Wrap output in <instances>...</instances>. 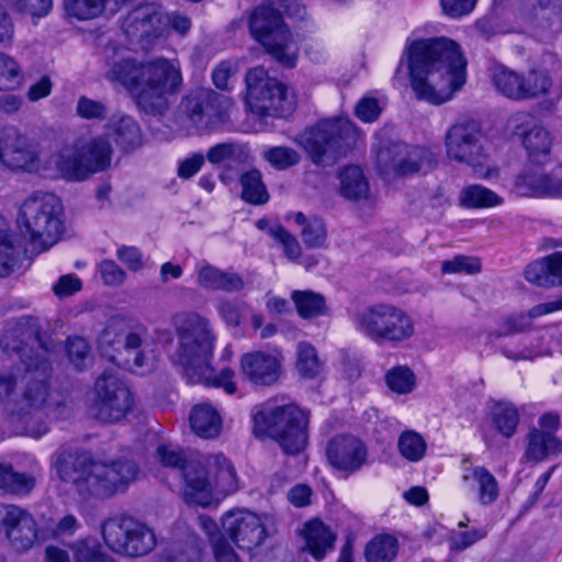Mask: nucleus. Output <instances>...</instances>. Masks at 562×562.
Here are the masks:
<instances>
[{
	"mask_svg": "<svg viewBox=\"0 0 562 562\" xmlns=\"http://www.w3.org/2000/svg\"><path fill=\"white\" fill-rule=\"evenodd\" d=\"M0 165L15 173H37L41 155L36 145L14 126L0 132Z\"/></svg>",
	"mask_w": 562,
	"mask_h": 562,
	"instance_id": "obj_16",
	"label": "nucleus"
},
{
	"mask_svg": "<svg viewBox=\"0 0 562 562\" xmlns=\"http://www.w3.org/2000/svg\"><path fill=\"white\" fill-rule=\"evenodd\" d=\"M210 464L214 470V479L212 481L213 488L217 490V492L223 495L237 491V475L231 461L226 457L216 454L212 458Z\"/></svg>",
	"mask_w": 562,
	"mask_h": 562,
	"instance_id": "obj_42",
	"label": "nucleus"
},
{
	"mask_svg": "<svg viewBox=\"0 0 562 562\" xmlns=\"http://www.w3.org/2000/svg\"><path fill=\"white\" fill-rule=\"evenodd\" d=\"M0 346L8 355L19 357L27 374L22 396L11 411L10 423L18 435L40 438L48 431L38 413L49 396L53 370L49 358L56 344L42 330L38 318L23 316L5 328Z\"/></svg>",
	"mask_w": 562,
	"mask_h": 562,
	"instance_id": "obj_1",
	"label": "nucleus"
},
{
	"mask_svg": "<svg viewBox=\"0 0 562 562\" xmlns=\"http://www.w3.org/2000/svg\"><path fill=\"white\" fill-rule=\"evenodd\" d=\"M522 458L526 462L541 463L562 453V440L551 431L532 427L525 438Z\"/></svg>",
	"mask_w": 562,
	"mask_h": 562,
	"instance_id": "obj_29",
	"label": "nucleus"
},
{
	"mask_svg": "<svg viewBox=\"0 0 562 562\" xmlns=\"http://www.w3.org/2000/svg\"><path fill=\"white\" fill-rule=\"evenodd\" d=\"M189 420L192 430L201 438H215L222 430L220 413L206 403L195 405L191 411Z\"/></svg>",
	"mask_w": 562,
	"mask_h": 562,
	"instance_id": "obj_36",
	"label": "nucleus"
},
{
	"mask_svg": "<svg viewBox=\"0 0 562 562\" xmlns=\"http://www.w3.org/2000/svg\"><path fill=\"white\" fill-rule=\"evenodd\" d=\"M2 522L7 538L15 550L27 551L37 541V524L25 509L8 506Z\"/></svg>",
	"mask_w": 562,
	"mask_h": 562,
	"instance_id": "obj_24",
	"label": "nucleus"
},
{
	"mask_svg": "<svg viewBox=\"0 0 562 562\" xmlns=\"http://www.w3.org/2000/svg\"><path fill=\"white\" fill-rule=\"evenodd\" d=\"M296 370L305 379H314L322 371L316 349L308 342H300L296 350Z\"/></svg>",
	"mask_w": 562,
	"mask_h": 562,
	"instance_id": "obj_48",
	"label": "nucleus"
},
{
	"mask_svg": "<svg viewBox=\"0 0 562 562\" xmlns=\"http://www.w3.org/2000/svg\"><path fill=\"white\" fill-rule=\"evenodd\" d=\"M94 461L90 453L79 449H61L55 454L54 467L59 479L71 484L82 499L92 497Z\"/></svg>",
	"mask_w": 562,
	"mask_h": 562,
	"instance_id": "obj_18",
	"label": "nucleus"
},
{
	"mask_svg": "<svg viewBox=\"0 0 562 562\" xmlns=\"http://www.w3.org/2000/svg\"><path fill=\"white\" fill-rule=\"evenodd\" d=\"M303 537L305 539V549L316 560H322L327 551L334 548V533L318 519L305 524Z\"/></svg>",
	"mask_w": 562,
	"mask_h": 562,
	"instance_id": "obj_35",
	"label": "nucleus"
},
{
	"mask_svg": "<svg viewBox=\"0 0 562 562\" xmlns=\"http://www.w3.org/2000/svg\"><path fill=\"white\" fill-rule=\"evenodd\" d=\"M492 82L501 94L515 101L547 94L552 83L546 71L532 69L524 75L504 66L494 68Z\"/></svg>",
	"mask_w": 562,
	"mask_h": 562,
	"instance_id": "obj_17",
	"label": "nucleus"
},
{
	"mask_svg": "<svg viewBox=\"0 0 562 562\" xmlns=\"http://www.w3.org/2000/svg\"><path fill=\"white\" fill-rule=\"evenodd\" d=\"M513 191L519 196H555V175H549L539 168L526 169L514 179Z\"/></svg>",
	"mask_w": 562,
	"mask_h": 562,
	"instance_id": "obj_30",
	"label": "nucleus"
},
{
	"mask_svg": "<svg viewBox=\"0 0 562 562\" xmlns=\"http://www.w3.org/2000/svg\"><path fill=\"white\" fill-rule=\"evenodd\" d=\"M139 469L128 459H116L110 462L98 461L94 465V481L92 496L110 498L117 493L125 492L136 480Z\"/></svg>",
	"mask_w": 562,
	"mask_h": 562,
	"instance_id": "obj_19",
	"label": "nucleus"
},
{
	"mask_svg": "<svg viewBox=\"0 0 562 562\" xmlns=\"http://www.w3.org/2000/svg\"><path fill=\"white\" fill-rule=\"evenodd\" d=\"M19 250L14 246L13 235L0 231V277H7L18 266Z\"/></svg>",
	"mask_w": 562,
	"mask_h": 562,
	"instance_id": "obj_53",
	"label": "nucleus"
},
{
	"mask_svg": "<svg viewBox=\"0 0 562 562\" xmlns=\"http://www.w3.org/2000/svg\"><path fill=\"white\" fill-rule=\"evenodd\" d=\"M35 486V479L31 475L13 470L9 463H0V490L10 494L23 495L30 493Z\"/></svg>",
	"mask_w": 562,
	"mask_h": 562,
	"instance_id": "obj_43",
	"label": "nucleus"
},
{
	"mask_svg": "<svg viewBox=\"0 0 562 562\" xmlns=\"http://www.w3.org/2000/svg\"><path fill=\"white\" fill-rule=\"evenodd\" d=\"M94 392V415L103 423L120 422L133 407L128 386L112 372L105 371L97 379Z\"/></svg>",
	"mask_w": 562,
	"mask_h": 562,
	"instance_id": "obj_14",
	"label": "nucleus"
},
{
	"mask_svg": "<svg viewBox=\"0 0 562 562\" xmlns=\"http://www.w3.org/2000/svg\"><path fill=\"white\" fill-rule=\"evenodd\" d=\"M60 200L52 193L36 192L20 206L18 224L32 248L46 251L61 238L65 227Z\"/></svg>",
	"mask_w": 562,
	"mask_h": 562,
	"instance_id": "obj_6",
	"label": "nucleus"
},
{
	"mask_svg": "<svg viewBox=\"0 0 562 562\" xmlns=\"http://www.w3.org/2000/svg\"><path fill=\"white\" fill-rule=\"evenodd\" d=\"M109 2L110 0H63L67 15L79 21L100 16Z\"/></svg>",
	"mask_w": 562,
	"mask_h": 562,
	"instance_id": "obj_46",
	"label": "nucleus"
},
{
	"mask_svg": "<svg viewBox=\"0 0 562 562\" xmlns=\"http://www.w3.org/2000/svg\"><path fill=\"white\" fill-rule=\"evenodd\" d=\"M405 52L411 87L418 100L442 104L465 83L467 60L454 41L447 37L415 40Z\"/></svg>",
	"mask_w": 562,
	"mask_h": 562,
	"instance_id": "obj_2",
	"label": "nucleus"
},
{
	"mask_svg": "<svg viewBox=\"0 0 562 562\" xmlns=\"http://www.w3.org/2000/svg\"><path fill=\"white\" fill-rule=\"evenodd\" d=\"M103 283L108 286H120L126 279V272L114 261L104 259L99 265Z\"/></svg>",
	"mask_w": 562,
	"mask_h": 562,
	"instance_id": "obj_63",
	"label": "nucleus"
},
{
	"mask_svg": "<svg viewBox=\"0 0 562 562\" xmlns=\"http://www.w3.org/2000/svg\"><path fill=\"white\" fill-rule=\"evenodd\" d=\"M352 324L360 335L378 345L400 346L416 333L415 322L406 310L384 302L356 311Z\"/></svg>",
	"mask_w": 562,
	"mask_h": 562,
	"instance_id": "obj_7",
	"label": "nucleus"
},
{
	"mask_svg": "<svg viewBox=\"0 0 562 562\" xmlns=\"http://www.w3.org/2000/svg\"><path fill=\"white\" fill-rule=\"evenodd\" d=\"M75 562H113V559L103 552L100 543L93 538H86L70 546Z\"/></svg>",
	"mask_w": 562,
	"mask_h": 562,
	"instance_id": "obj_47",
	"label": "nucleus"
},
{
	"mask_svg": "<svg viewBox=\"0 0 562 562\" xmlns=\"http://www.w3.org/2000/svg\"><path fill=\"white\" fill-rule=\"evenodd\" d=\"M397 447L404 459L409 462H418L425 457L427 443L418 432L405 430L398 438Z\"/></svg>",
	"mask_w": 562,
	"mask_h": 562,
	"instance_id": "obj_49",
	"label": "nucleus"
},
{
	"mask_svg": "<svg viewBox=\"0 0 562 562\" xmlns=\"http://www.w3.org/2000/svg\"><path fill=\"white\" fill-rule=\"evenodd\" d=\"M461 530L453 531L450 537V549L453 551H463L474 543L486 537V530L484 528L468 527L463 521L459 522Z\"/></svg>",
	"mask_w": 562,
	"mask_h": 562,
	"instance_id": "obj_52",
	"label": "nucleus"
},
{
	"mask_svg": "<svg viewBox=\"0 0 562 562\" xmlns=\"http://www.w3.org/2000/svg\"><path fill=\"white\" fill-rule=\"evenodd\" d=\"M196 282L201 288L211 291L239 292L245 288L240 274L211 265H204L198 270Z\"/></svg>",
	"mask_w": 562,
	"mask_h": 562,
	"instance_id": "obj_32",
	"label": "nucleus"
},
{
	"mask_svg": "<svg viewBox=\"0 0 562 562\" xmlns=\"http://www.w3.org/2000/svg\"><path fill=\"white\" fill-rule=\"evenodd\" d=\"M460 202L465 207L481 209L499 205L503 199L481 184H472L461 191Z\"/></svg>",
	"mask_w": 562,
	"mask_h": 562,
	"instance_id": "obj_45",
	"label": "nucleus"
},
{
	"mask_svg": "<svg viewBox=\"0 0 562 562\" xmlns=\"http://www.w3.org/2000/svg\"><path fill=\"white\" fill-rule=\"evenodd\" d=\"M461 483L482 507L494 505L501 495V486L497 479L483 465H464Z\"/></svg>",
	"mask_w": 562,
	"mask_h": 562,
	"instance_id": "obj_25",
	"label": "nucleus"
},
{
	"mask_svg": "<svg viewBox=\"0 0 562 562\" xmlns=\"http://www.w3.org/2000/svg\"><path fill=\"white\" fill-rule=\"evenodd\" d=\"M340 193L348 200H362L369 196V183L357 166L346 167L339 175Z\"/></svg>",
	"mask_w": 562,
	"mask_h": 562,
	"instance_id": "obj_40",
	"label": "nucleus"
},
{
	"mask_svg": "<svg viewBox=\"0 0 562 562\" xmlns=\"http://www.w3.org/2000/svg\"><path fill=\"white\" fill-rule=\"evenodd\" d=\"M181 106L190 125L210 131L223 122V95L210 89H199L182 99Z\"/></svg>",
	"mask_w": 562,
	"mask_h": 562,
	"instance_id": "obj_20",
	"label": "nucleus"
},
{
	"mask_svg": "<svg viewBox=\"0 0 562 562\" xmlns=\"http://www.w3.org/2000/svg\"><path fill=\"white\" fill-rule=\"evenodd\" d=\"M299 316L303 319H313L328 313L326 299L323 294L312 290H294L291 293Z\"/></svg>",
	"mask_w": 562,
	"mask_h": 562,
	"instance_id": "obj_38",
	"label": "nucleus"
},
{
	"mask_svg": "<svg viewBox=\"0 0 562 562\" xmlns=\"http://www.w3.org/2000/svg\"><path fill=\"white\" fill-rule=\"evenodd\" d=\"M66 349L69 361L76 369L82 370L86 368L91 356L90 346L86 339L81 337L68 338Z\"/></svg>",
	"mask_w": 562,
	"mask_h": 562,
	"instance_id": "obj_59",
	"label": "nucleus"
},
{
	"mask_svg": "<svg viewBox=\"0 0 562 562\" xmlns=\"http://www.w3.org/2000/svg\"><path fill=\"white\" fill-rule=\"evenodd\" d=\"M296 225L301 226V237L307 248L322 247L327 238V229L325 222L317 216L307 217L302 212L293 214Z\"/></svg>",
	"mask_w": 562,
	"mask_h": 562,
	"instance_id": "obj_41",
	"label": "nucleus"
},
{
	"mask_svg": "<svg viewBox=\"0 0 562 562\" xmlns=\"http://www.w3.org/2000/svg\"><path fill=\"white\" fill-rule=\"evenodd\" d=\"M156 453L160 463L166 468L183 471L189 463L184 451L172 445H160L157 447Z\"/></svg>",
	"mask_w": 562,
	"mask_h": 562,
	"instance_id": "obj_60",
	"label": "nucleus"
},
{
	"mask_svg": "<svg viewBox=\"0 0 562 562\" xmlns=\"http://www.w3.org/2000/svg\"><path fill=\"white\" fill-rule=\"evenodd\" d=\"M250 158L249 149L246 145L235 142L218 143L206 153V159L213 165L225 164L229 168L241 166L248 162Z\"/></svg>",
	"mask_w": 562,
	"mask_h": 562,
	"instance_id": "obj_37",
	"label": "nucleus"
},
{
	"mask_svg": "<svg viewBox=\"0 0 562 562\" xmlns=\"http://www.w3.org/2000/svg\"><path fill=\"white\" fill-rule=\"evenodd\" d=\"M477 0H440L439 4L442 13L450 19H459L470 14Z\"/></svg>",
	"mask_w": 562,
	"mask_h": 562,
	"instance_id": "obj_64",
	"label": "nucleus"
},
{
	"mask_svg": "<svg viewBox=\"0 0 562 562\" xmlns=\"http://www.w3.org/2000/svg\"><path fill=\"white\" fill-rule=\"evenodd\" d=\"M550 270L547 257L530 262L524 271L527 281L543 288H551Z\"/></svg>",
	"mask_w": 562,
	"mask_h": 562,
	"instance_id": "obj_62",
	"label": "nucleus"
},
{
	"mask_svg": "<svg viewBox=\"0 0 562 562\" xmlns=\"http://www.w3.org/2000/svg\"><path fill=\"white\" fill-rule=\"evenodd\" d=\"M387 386L398 394L411 393L415 386V375L407 367H395L385 375Z\"/></svg>",
	"mask_w": 562,
	"mask_h": 562,
	"instance_id": "obj_55",
	"label": "nucleus"
},
{
	"mask_svg": "<svg viewBox=\"0 0 562 562\" xmlns=\"http://www.w3.org/2000/svg\"><path fill=\"white\" fill-rule=\"evenodd\" d=\"M396 555V539L380 536L372 539L366 548L368 562H390Z\"/></svg>",
	"mask_w": 562,
	"mask_h": 562,
	"instance_id": "obj_51",
	"label": "nucleus"
},
{
	"mask_svg": "<svg viewBox=\"0 0 562 562\" xmlns=\"http://www.w3.org/2000/svg\"><path fill=\"white\" fill-rule=\"evenodd\" d=\"M76 114L86 121L102 122L108 119L109 108L100 101L91 99L87 95L79 97L76 104Z\"/></svg>",
	"mask_w": 562,
	"mask_h": 562,
	"instance_id": "obj_54",
	"label": "nucleus"
},
{
	"mask_svg": "<svg viewBox=\"0 0 562 562\" xmlns=\"http://www.w3.org/2000/svg\"><path fill=\"white\" fill-rule=\"evenodd\" d=\"M246 102L251 112L260 116H283L292 109L286 87L268 76L262 66L250 69L245 77Z\"/></svg>",
	"mask_w": 562,
	"mask_h": 562,
	"instance_id": "obj_13",
	"label": "nucleus"
},
{
	"mask_svg": "<svg viewBox=\"0 0 562 562\" xmlns=\"http://www.w3.org/2000/svg\"><path fill=\"white\" fill-rule=\"evenodd\" d=\"M493 425L505 438H512L517 430L520 415L518 408L512 403H498L492 414Z\"/></svg>",
	"mask_w": 562,
	"mask_h": 562,
	"instance_id": "obj_44",
	"label": "nucleus"
},
{
	"mask_svg": "<svg viewBox=\"0 0 562 562\" xmlns=\"http://www.w3.org/2000/svg\"><path fill=\"white\" fill-rule=\"evenodd\" d=\"M20 82V70L14 59L0 53V90H10Z\"/></svg>",
	"mask_w": 562,
	"mask_h": 562,
	"instance_id": "obj_61",
	"label": "nucleus"
},
{
	"mask_svg": "<svg viewBox=\"0 0 562 562\" xmlns=\"http://www.w3.org/2000/svg\"><path fill=\"white\" fill-rule=\"evenodd\" d=\"M240 198L248 204L262 205L269 201V192L258 169H250L239 177Z\"/></svg>",
	"mask_w": 562,
	"mask_h": 562,
	"instance_id": "obj_39",
	"label": "nucleus"
},
{
	"mask_svg": "<svg viewBox=\"0 0 562 562\" xmlns=\"http://www.w3.org/2000/svg\"><path fill=\"white\" fill-rule=\"evenodd\" d=\"M98 347L103 357L133 373L144 375L155 369L149 333L142 324L111 318L99 335Z\"/></svg>",
	"mask_w": 562,
	"mask_h": 562,
	"instance_id": "obj_5",
	"label": "nucleus"
},
{
	"mask_svg": "<svg viewBox=\"0 0 562 562\" xmlns=\"http://www.w3.org/2000/svg\"><path fill=\"white\" fill-rule=\"evenodd\" d=\"M109 128L112 131L114 143L123 151L134 150L143 144L140 127L130 115H113Z\"/></svg>",
	"mask_w": 562,
	"mask_h": 562,
	"instance_id": "obj_33",
	"label": "nucleus"
},
{
	"mask_svg": "<svg viewBox=\"0 0 562 562\" xmlns=\"http://www.w3.org/2000/svg\"><path fill=\"white\" fill-rule=\"evenodd\" d=\"M184 497L188 503L207 506L212 502L213 483L200 462H189L183 470Z\"/></svg>",
	"mask_w": 562,
	"mask_h": 562,
	"instance_id": "obj_31",
	"label": "nucleus"
},
{
	"mask_svg": "<svg viewBox=\"0 0 562 562\" xmlns=\"http://www.w3.org/2000/svg\"><path fill=\"white\" fill-rule=\"evenodd\" d=\"M263 157L280 170L295 166L301 160V156L296 150L285 146L271 147L265 151Z\"/></svg>",
	"mask_w": 562,
	"mask_h": 562,
	"instance_id": "obj_56",
	"label": "nucleus"
},
{
	"mask_svg": "<svg viewBox=\"0 0 562 562\" xmlns=\"http://www.w3.org/2000/svg\"><path fill=\"white\" fill-rule=\"evenodd\" d=\"M45 169L52 176L69 181H83L91 176V168L85 165L77 142L53 153L45 162Z\"/></svg>",
	"mask_w": 562,
	"mask_h": 562,
	"instance_id": "obj_27",
	"label": "nucleus"
},
{
	"mask_svg": "<svg viewBox=\"0 0 562 562\" xmlns=\"http://www.w3.org/2000/svg\"><path fill=\"white\" fill-rule=\"evenodd\" d=\"M248 26L251 36L277 61L288 68L295 66L299 52L297 45L283 20L282 13L279 12V9L273 5L271 0L263 1L252 10L249 15Z\"/></svg>",
	"mask_w": 562,
	"mask_h": 562,
	"instance_id": "obj_9",
	"label": "nucleus"
},
{
	"mask_svg": "<svg viewBox=\"0 0 562 562\" xmlns=\"http://www.w3.org/2000/svg\"><path fill=\"white\" fill-rule=\"evenodd\" d=\"M240 368L243 374L255 384L271 385L279 379L278 359L261 351L244 355L240 359Z\"/></svg>",
	"mask_w": 562,
	"mask_h": 562,
	"instance_id": "obj_28",
	"label": "nucleus"
},
{
	"mask_svg": "<svg viewBox=\"0 0 562 562\" xmlns=\"http://www.w3.org/2000/svg\"><path fill=\"white\" fill-rule=\"evenodd\" d=\"M513 121L517 123L515 132L520 133L529 157L535 162H543L551 150L550 133L540 124L535 123V117L529 113H517Z\"/></svg>",
	"mask_w": 562,
	"mask_h": 562,
	"instance_id": "obj_26",
	"label": "nucleus"
},
{
	"mask_svg": "<svg viewBox=\"0 0 562 562\" xmlns=\"http://www.w3.org/2000/svg\"><path fill=\"white\" fill-rule=\"evenodd\" d=\"M356 136L355 125L346 119L334 117L317 122L296 137L313 164L333 166L346 155Z\"/></svg>",
	"mask_w": 562,
	"mask_h": 562,
	"instance_id": "obj_8",
	"label": "nucleus"
},
{
	"mask_svg": "<svg viewBox=\"0 0 562 562\" xmlns=\"http://www.w3.org/2000/svg\"><path fill=\"white\" fill-rule=\"evenodd\" d=\"M482 266L479 258L458 255L451 260H445L441 263V272L445 274L467 273L476 274L481 272Z\"/></svg>",
	"mask_w": 562,
	"mask_h": 562,
	"instance_id": "obj_57",
	"label": "nucleus"
},
{
	"mask_svg": "<svg viewBox=\"0 0 562 562\" xmlns=\"http://www.w3.org/2000/svg\"><path fill=\"white\" fill-rule=\"evenodd\" d=\"M272 518L247 509H233L222 517V527L240 549L251 551L263 544L269 537Z\"/></svg>",
	"mask_w": 562,
	"mask_h": 562,
	"instance_id": "obj_15",
	"label": "nucleus"
},
{
	"mask_svg": "<svg viewBox=\"0 0 562 562\" xmlns=\"http://www.w3.org/2000/svg\"><path fill=\"white\" fill-rule=\"evenodd\" d=\"M435 155L422 146H411L403 142L383 144L376 151V169L385 180L425 175L432 170Z\"/></svg>",
	"mask_w": 562,
	"mask_h": 562,
	"instance_id": "obj_11",
	"label": "nucleus"
},
{
	"mask_svg": "<svg viewBox=\"0 0 562 562\" xmlns=\"http://www.w3.org/2000/svg\"><path fill=\"white\" fill-rule=\"evenodd\" d=\"M481 128L476 121L456 123L446 133V150L450 159L472 165L481 155Z\"/></svg>",
	"mask_w": 562,
	"mask_h": 562,
	"instance_id": "obj_22",
	"label": "nucleus"
},
{
	"mask_svg": "<svg viewBox=\"0 0 562 562\" xmlns=\"http://www.w3.org/2000/svg\"><path fill=\"white\" fill-rule=\"evenodd\" d=\"M122 30L131 41L149 45L162 36L164 23L161 13L153 4L139 5L125 16Z\"/></svg>",
	"mask_w": 562,
	"mask_h": 562,
	"instance_id": "obj_23",
	"label": "nucleus"
},
{
	"mask_svg": "<svg viewBox=\"0 0 562 562\" xmlns=\"http://www.w3.org/2000/svg\"><path fill=\"white\" fill-rule=\"evenodd\" d=\"M326 457L333 469L351 475L368 463L369 451L359 438L352 435H338L328 441Z\"/></svg>",
	"mask_w": 562,
	"mask_h": 562,
	"instance_id": "obj_21",
	"label": "nucleus"
},
{
	"mask_svg": "<svg viewBox=\"0 0 562 562\" xmlns=\"http://www.w3.org/2000/svg\"><path fill=\"white\" fill-rule=\"evenodd\" d=\"M105 78L121 85L137 109L153 116L166 112L168 95L177 93L182 86L179 61L162 57L140 61L122 56L110 65Z\"/></svg>",
	"mask_w": 562,
	"mask_h": 562,
	"instance_id": "obj_3",
	"label": "nucleus"
},
{
	"mask_svg": "<svg viewBox=\"0 0 562 562\" xmlns=\"http://www.w3.org/2000/svg\"><path fill=\"white\" fill-rule=\"evenodd\" d=\"M178 339L173 361L181 367L189 383H203L223 387L228 394L236 392L233 381L234 372L224 369L218 375L214 374L211 366L215 334L211 322L203 315L183 311L171 317Z\"/></svg>",
	"mask_w": 562,
	"mask_h": 562,
	"instance_id": "obj_4",
	"label": "nucleus"
},
{
	"mask_svg": "<svg viewBox=\"0 0 562 562\" xmlns=\"http://www.w3.org/2000/svg\"><path fill=\"white\" fill-rule=\"evenodd\" d=\"M254 420L255 431L274 439L285 453H300L307 443L308 415L295 404L258 412Z\"/></svg>",
	"mask_w": 562,
	"mask_h": 562,
	"instance_id": "obj_10",
	"label": "nucleus"
},
{
	"mask_svg": "<svg viewBox=\"0 0 562 562\" xmlns=\"http://www.w3.org/2000/svg\"><path fill=\"white\" fill-rule=\"evenodd\" d=\"M201 554V548L196 539H191L184 547L172 543L166 548L156 559V562H196Z\"/></svg>",
	"mask_w": 562,
	"mask_h": 562,
	"instance_id": "obj_50",
	"label": "nucleus"
},
{
	"mask_svg": "<svg viewBox=\"0 0 562 562\" xmlns=\"http://www.w3.org/2000/svg\"><path fill=\"white\" fill-rule=\"evenodd\" d=\"M85 165L91 168V175L105 170L112 158V146L104 137H94L88 142L76 140Z\"/></svg>",
	"mask_w": 562,
	"mask_h": 562,
	"instance_id": "obj_34",
	"label": "nucleus"
},
{
	"mask_svg": "<svg viewBox=\"0 0 562 562\" xmlns=\"http://www.w3.org/2000/svg\"><path fill=\"white\" fill-rule=\"evenodd\" d=\"M269 235L282 245L283 252L289 259L294 260L301 256L302 250L297 239L282 225L274 224L269 227Z\"/></svg>",
	"mask_w": 562,
	"mask_h": 562,
	"instance_id": "obj_58",
	"label": "nucleus"
},
{
	"mask_svg": "<svg viewBox=\"0 0 562 562\" xmlns=\"http://www.w3.org/2000/svg\"><path fill=\"white\" fill-rule=\"evenodd\" d=\"M102 537L114 552L127 557H143L157 546L154 530L132 516H115L102 524Z\"/></svg>",
	"mask_w": 562,
	"mask_h": 562,
	"instance_id": "obj_12",
	"label": "nucleus"
}]
</instances>
